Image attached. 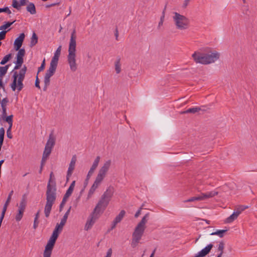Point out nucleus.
Returning <instances> with one entry per match:
<instances>
[{
  "instance_id": "5",
  "label": "nucleus",
  "mask_w": 257,
  "mask_h": 257,
  "mask_svg": "<svg viewBox=\"0 0 257 257\" xmlns=\"http://www.w3.org/2000/svg\"><path fill=\"white\" fill-rule=\"evenodd\" d=\"M149 214H146L142 219L141 221L136 226L132 234L131 246L136 247L140 242L146 228V223L148 221Z\"/></svg>"
},
{
  "instance_id": "24",
  "label": "nucleus",
  "mask_w": 257,
  "mask_h": 257,
  "mask_svg": "<svg viewBox=\"0 0 257 257\" xmlns=\"http://www.w3.org/2000/svg\"><path fill=\"white\" fill-rule=\"evenodd\" d=\"M27 11L29 12L31 15H35L36 14V10L35 5L32 3H29L27 8Z\"/></svg>"
},
{
  "instance_id": "12",
  "label": "nucleus",
  "mask_w": 257,
  "mask_h": 257,
  "mask_svg": "<svg viewBox=\"0 0 257 257\" xmlns=\"http://www.w3.org/2000/svg\"><path fill=\"white\" fill-rule=\"evenodd\" d=\"M213 244L210 243L206 246L204 248L200 251L196 253L194 257H203L207 255L213 247Z\"/></svg>"
},
{
  "instance_id": "37",
  "label": "nucleus",
  "mask_w": 257,
  "mask_h": 257,
  "mask_svg": "<svg viewBox=\"0 0 257 257\" xmlns=\"http://www.w3.org/2000/svg\"><path fill=\"white\" fill-rule=\"evenodd\" d=\"M12 6L18 10H20L21 9L20 3L17 0H13Z\"/></svg>"
},
{
  "instance_id": "35",
  "label": "nucleus",
  "mask_w": 257,
  "mask_h": 257,
  "mask_svg": "<svg viewBox=\"0 0 257 257\" xmlns=\"http://www.w3.org/2000/svg\"><path fill=\"white\" fill-rule=\"evenodd\" d=\"M224 247V244L223 242H220L218 244V250L219 251L220 253L219 254H220V257H221L223 253V249Z\"/></svg>"
},
{
  "instance_id": "38",
  "label": "nucleus",
  "mask_w": 257,
  "mask_h": 257,
  "mask_svg": "<svg viewBox=\"0 0 257 257\" xmlns=\"http://www.w3.org/2000/svg\"><path fill=\"white\" fill-rule=\"evenodd\" d=\"M13 115H11L6 117L5 120L9 123V125H13Z\"/></svg>"
},
{
  "instance_id": "46",
  "label": "nucleus",
  "mask_w": 257,
  "mask_h": 257,
  "mask_svg": "<svg viewBox=\"0 0 257 257\" xmlns=\"http://www.w3.org/2000/svg\"><path fill=\"white\" fill-rule=\"evenodd\" d=\"M112 253V250L111 248L107 249L106 255L104 257H111Z\"/></svg>"
},
{
  "instance_id": "13",
  "label": "nucleus",
  "mask_w": 257,
  "mask_h": 257,
  "mask_svg": "<svg viewBox=\"0 0 257 257\" xmlns=\"http://www.w3.org/2000/svg\"><path fill=\"white\" fill-rule=\"evenodd\" d=\"M76 162V157L75 156H73L71 159L70 163L69 164V166L68 168V170L67 174V181H68L69 177L72 175L73 171L75 168V163Z\"/></svg>"
},
{
  "instance_id": "1",
  "label": "nucleus",
  "mask_w": 257,
  "mask_h": 257,
  "mask_svg": "<svg viewBox=\"0 0 257 257\" xmlns=\"http://www.w3.org/2000/svg\"><path fill=\"white\" fill-rule=\"evenodd\" d=\"M220 57V54L215 51H211L207 53H202L198 51L195 52L192 57L196 63L207 65L215 62Z\"/></svg>"
},
{
  "instance_id": "30",
  "label": "nucleus",
  "mask_w": 257,
  "mask_h": 257,
  "mask_svg": "<svg viewBox=\"0 0 257 257\" xmlns=\"http://www.w3.org/2000/svg\"><path fill=\"white\" fill-rule=\"evenodd\" d=\"M15 22V21H14L12 22H5V24L4 25L0 26V30L7 31L6 29L9 28Z\"/></svg>"
},
{
  "instance_id": "11",
  "label": "nucleus",
  "mask_w": 257,
  "mask_h": 257,
  "mask_svg": "<svg viewBox=\"0 0 257 257\" xmlns=\"http://www.w3.org/2000/svg\"><path fill=\"white\" fill-rule=\"evenodd\" d=\"M100 160V157L99 156H97L96 158L95 159L93 164L90 168L89 171H88V173L87 174V175L86 176V180H89L90 177L92 175V174L94 173L95 169L97 167L99 161Z\"/></svg>"
},
{
  "instance_id": "7",
  "label": "nucleus",
  "mask_w": 257,
  "mask_h": 257,
  "mask_svg": "<svg viewBox=\"0 0 257 257\" xmlns=\"http://www.w3.org/2000/svg\"><path fill=\"white\" fill-rule=\"evenodd\" d=\"M26 71L27 67L24 65L19 73H18L17 71L14 72L13 75V80L11 84V87L13 91L17 90L19 92L23 89L24 87L23 81L24 80Z\"/></svg>"
},
{
  "instance_id": "16",
  "label": "nucleus",
  "mask_w": 257,
  "mask_h": 257,
  "mask_svg": "<svg viewBox=\"0 0 257 257\" xmlns=\"http://www.w3.org/2000/svg\"><path fill=\"white\" fill-rule=\"evenodd\" d=\"M109 201L110 200L102 196L100 200L99 201L98 204L94 209H101L102 208H105L107 207Z\"/></svg>"
},
{
  "instance_id": "18",
  "label": "nucleus",
  "mask_w": 257,
  "mask_h": 257,
  "mask_svg": "<svg viewBox=\"0 0 257 257\" xmlns=\"http://www.w3.org/2000/svg\"><path fill=\"white\" fill-rule=\"evenodd\" d=\"M95 221L90 217L88 216L84 225V229L88 231L91 229Z\"/></svg>"
},
{
  "instance_id": "36",
  "label": "nucleus",
  "mask_w": 257,
  "mask_h": 257,
  "mask_svg": "<svg viewBox=\"0 0 257 257\" xmlns=\"http://www.w3.org/2000/svg\"><path fill=\"white\" fill-rule=\"evenodd\" d=\"M115 70L117 74L119 73L121 71L120 64L119 60H117L115 63Z\"/></svg>"
},
{
  "instance_id": "2",
  "label": "nucleus",
  "mask_w": 257,
  "mask_h": 257,
  "mask_svg": "<svg viewBox=\"0 0 257 257\" xmlns=\"http://www.w3.org/2000/svg\"><path fill=\"white\" fill-rule=\"evenodd\" d=\"M46 195V204L45 209H51L56 199V185L53 172L50 174Z\"/></svg>"
},
{
  "instance_id": "52",
  "label": "nucleus",
  "mask_w": 257,
  "mask_h": 257,
  "mask_svg": "<svg viewBox=\"0 0 257 257\" xmlns=\"http://www.w3.org/2000/svg\"><path fill=\"white\" fill-rule=\"evenodd\" d=\"M6 210H3V211L1 214V216H0V220L1 221H3V219H4V218L5 217V213H6Z\"/></svg>"
},
{
  "instance_id": "10",
  "label": "nucleus",
  "mask_w": 257,
  "mask_h": 257,
  "mask_svg": "<svg viewBox=\"0 0 257 257\" xmlns=\"http://www.w3.org/2000/svg\"><path fill=\"white\" fill-rule=\"evenodd\" d=\"M17 54V61L16 62V66L14 67L15 70H17L20 68L24 62V57L25 55L26 52L24 49H20Z\"/></svg>"
},
{
  "instance_id": "53",
  "label": "nucleus",
  "mask_w": 257,
  "mask_h": 257,
  "mask_svg": "<svg viewBox=\"0 0 257 257\" xmlns=\"http://www.w3.org/2000/svg\"><path fill=\"white\" fill-rule=\"evenodd\" d=\"M38 224H39V221H38V220L34 219V224H33L34 228L36 229L38 227Z\"/></svg>"
},
{
  "instance_id": "47",
  "label": "nucleus",
  "mask_w": 257,
  "mask_h": 257,
  "mask_svg": "<svg viewBox=\"0 0 257 257\" xmlns=\"http://www.w3.org/2000/svg\"><path fill=\"white\" fill-rule=\"evenodd\" d=\"M20 6L21 7V6H23L26 5L27 4H29L28 0H20Z\"/></svg>"
},
{
  "instance_id": "55",
  "label": "nucleus",
  "mask_w": 257,
  "mask_h": 257,
  "mask_svg": "<svg viewBox=\"0 0 257 257\" xmlns=\"http://www.w3.org/2000/svg\"><path fill=\"white\" fill-rule=\"evenodd\" d=\"M67 218H68L66 217V215H64L63 218L61 220V222H62L63 223L65 224V223L67 221Z\"/></svg>"
},
{
  "instance_id": "8",
  "label": "nucleus",
  "mask_w": 257,
  "mask_h": 257,
  "mask_svg": "<svg viewBox=\"0 0 257 257\" xmlns=\"http://www.w3.org/2000/svg\"><path fill=\"white\" fill-rule=\"evenodd\" d=\"M174 15L173 20L177 29L183 31L189 28L190 21L187 17L177 12H175Z\"/></svg>"
},
{
  "instance_id": "60",
  "label": "nucleus",
  "mask_w": 257,
  "mask_h": 257,
  "mask_svg": "<svg viewBox=\"0 0 257 257\" xmlns=\"http://www.w3.org/2000/svg\"><path fill=\"white\" fill-rule=\"evenodd\" d=\"M75 181H73L71 183V184L70 186H69V188H72V189H74V186H75Z\"/></svg>"
},
{
  "instance_id": "28",
  "label": "nucleus",
  "mask_w": 257,
  "mask_h": 257,
  "mask_svg": "<svg viewBox=\"0 0 257 257\" xmlns=\"http://www.w3.org/2000/svg\"><path fill=\"white\" fill-rule=\"evenodd\" d=\"M9 67V65H6L5 66L0 67V78L3 77L4 75L7 73Z\"/></svg>"
},
{
  "instance_id": "31",
  "label": "nucleus",
  "mask_w": 257,
  "mask_h": 257,
  "mask_svg": "<svg viewBox=\"0 0 257 257\" xmlns=\"http://www.w3.org/2000/svg\"><path fill=\"white\" fill-rule=\"evenodd\" d=\"M125 212L123 210L121 211L119 214L115 217V219L114 220L115 221V223H119L125 214Z\"/></svg>"
},
{
  "instance_id": "48",
  "label": "nucleus",
  "mask_w": 257,
  "mask_h": 257,
  "mask_svg": "<svg viewBox=\"0 0 257 257\" xmlns=\"http://www.w3.org/2000/svg\"><path fill=\"white\" fill-rule=\"evenodd\" d=\"M191 0H184L183 3L182 7L185 8L189 5Z\"/></svg>"
},
{
  "instance_id": "54",
  "label": "nucleus",
  "mask_w": 257,
  "mask_h": 257,
  "mask_svg": "<svg viewBox=\"0 0 257 257\" xmlns=\"http://www.w3.org/2000/svg\"><path fill=\"white\" fill-rule=\"evenodd\" d=\"M47 160V158H45L42 157V160H41V166H42V167H43L44 166Z\"/></svg>"
},
{
  "instance_id": "6",
  "label": "nucleus",
  "mask_w": 257,
  "mask_h": 257,
  "mask_svg": "<svg viewBox=\"0 0 257 257\" xmlns=\"http://www.w3.org/2000/svg\"><path fill=\"white\" fill-rule=\"evenodd\" d=\"M65 224L60 221L59 223H57L55 226L53 233L49 238L43 253V257H51L52 250L56 240L58 238L59 233L62 231Z\"/></svg>"
},
{
  "instance_id": "34",
  "label": "nucleus",
  "mask_w": 257,
  "mask_h": 257,
  "mask_svg": "<svg viewBox=\"0 0 257 257\" xmlns=\"http://www.w3.org/2000/svg\"><path fill=\"white\" fill-rule=\"evenodd\" d=\"M164 18H165V11H164L163 12V15L161 17L160 21V22L159 23V24H158V27H157L158 29L159 30H161V27L163 26V22L164 21Z\"/></svg>"
},
{
  "instance_id": "23",
  "label": "nucleus",
  "mask_w": 257,
  "mask_h": 257,
  "mask_svg": "<svg viewBox=\"0 0 257 257\" xmlns=\"http://www.w3.org/2000/svg\"><path fill=\"white\" fill-rule=\"evenodd\" d=\"M24 210H18L14 213L15 219L17 222L20 221L24 215Z\"/></svg>"
},
{
  "instance_id": "9",
  "label": "nucleus",
  "mask_w": 257,
  "mask_h": 257,
  "mask_svg": "<svg viewBox=\"0 0 257 257\" xmlns=\"http://www.w3.org/2000/svg\"><path fill=\"white\" fill-rule=\"evenodd\" d=\"M217 194L218 192L215 191L208 192L205 193H201L200 194L198 195L197 196L190 198L188 200H186L185 202L205 200L208 199V198L213 197Z\"/></svg>"
},
{
  "instance_id": "29",
  "label": "nucleus",
  "mask_w": 257,
  "mask_h": 257,
  "mask_svg": "<svg viewBox=\"0 0 257 257\" xmlns=\"http://www.w3.org/2000/svg\"><path fill=\"white\" fill-rule=\"evenodd\" d=\"M27 203V196L26 194L23 195L21 201L20 203L19 209H25Z\"/></svg>"
},
{
  "instance_id": "64",
  "label": "nucleus",
  "mask_w": 257,
  "mask_h": 257,
  "mask_svg": "<svg viewBox=\"0 0 257 257\" xmlns=\"http://www.w3.org/2000/svg\"><path fill=\"white\" fill-rule=\"evenodd\" d=\"M140 213H141V210H138V211L136 213V214L135 215V217H138L140 215Z\"/></svg>"
},
{
  "instance_id": "15",
  "label": "nucleus",
  "mask_w": 257,
  "mask_h": 257,
  "mask_svg": "<svg viewBox=\"0 0 257 257\" xmlns=\"http://www.w3.org/2000/svg\"><path fill=\"white\" fill-rule=\"evenodd\" d=\"M25 35L24 33H21L19 37H18L14 42L15 49L16 51L19 50L21 47L24 40L25 39Z\"/></svg>"
},
{
  "instance_id": "58",
  "label": "nucleus",
  "mask_w": 257,
  "mask_h": 257,
  "mask_svg": "<svg viewBox=\"0 0 257 257\" xmlns=\"http://www.w3.org/2000/svg\"><path fill=\"white\" fill-rule=\"evenodd\" d=\"M50 213V210H45V214L46 216L47 217L49 216Z\"/></svg>"
},
{
  "instance_id": "61",
  "label": "nucleus",
  "mask_w": 257,
  "mask_h": 257,
  "mask_svg": "<svg viewBox=\"0 0 257 257\" xmlns=\"http://www.w3.org/2000/svg\"><path fill=\"white\" fill-rule=\"evenodd\" d=\"M118 223H115V221L114 220L112 222V226H111V229H113L115 227V226Z\"/></svg>"
},
{
  "instance_id": "19",
  "label": "nucleus",
  "mask_w": 257,
  "mask_h": 257,
  "mask_svg": "<svg viewBox=\"0 0 257 257\" xmlns=\"http://www.w3.org/2000/svg\"><path fill=\"white\" fill-rule=\"evenodd\" d=\"M55 144V138L53 134H50L49 139L46 144L45 147L52 150Z\"/></svg>"
},
{
  "instance_id": "21",
  "label": "nucleus",
  "mask_w": 257,
  "mask_h": 257,
  "mask_svg": "<svg viewBox=\"0 0 257 257\" xmlns=\"http://www.w3.org/2000/svg\"><path fill=\"white\" fill-rule=\"evenodd\" d=\"M102 214V210H94V211L89 215L95 222L100 217Z\"/></svg>"
},
{
  "instance_id": "49",
  "label": "nucleus",
  "mask_w": 257,
  "mask_h": 257,
  "mask_svg": "<svg viewBox=\"0 0 257 257\" xmlns=\"http://www.w3.org/2000/svg\"><path fill=\"white\" fill-rule=\"evenodd\" d=\"M253 208V206H252L251 205H240L239 206V208H238L237 209H248L249 208Z\"/></svg>"
},
{
  "instance_id": "57",
  "label": "nucleus",
  "mask_w": 257,
  "mask_h": 257,
  "mask_svg": "<svg viewBox=\"0 0 257 257\" xmlns=\"http://www.w3.org/2000/svg\"><path fill=\"white\" fill-rule=\"evenodd\" d=\"M248 11V7H247V6L245 7L244 9L243 10V13L244 14L247 15Z\"/></svg>"
},
{
  "instance_id": "4",
  "label": "nucleus",
  "mask_w": 257,
  "mask_h": 257,
  "mask_svg": "<svg viewBox=\"0 0 257 257\" xmlns=\"http://www.w3.org/2000/svg\"><path fill=\"white\" fill-rule=\"evenodd\" d=\"M111 165V161L108 160L105 161L103 165L100 167L98 170V174L95 178V180L89 190L88 196H90L93 194L95 190L100 185L103 179L106 177L107 172H108Z\"/></svg>"
},
{
  "instance_id": "62",
  "label": "nucleus",
  "mask_w": 257,
  "mask_h": 257,
  "mask_svg": "<svg viewBox=\"0 0 257 257\" xmlns=\"http://www.w3.org/2000/svg\"><path fill=\"white\" fill-rule=\"evenodd\" d=\"M70 196V195L68 194L67 193H65L64 197H63V198H64L65 200H68V198Z\"/></svg>"
},
{
  "instance_id": "40",
  "label": "nucleus",
  "mask_w": 257,
  "mask_h": 257,
  "mask_svg": "<svg viewBox=\"0 0 257 257\" xmlns=\"http://www.w3.org/2000/svg\"><path fill=\"white\" fill-rule=\"evenodd\" d=\"M5 132V129L3 127H1L0 128V142H4Z\"/></svg>"
},
{
  "instance_id": "50",
  "label": "nucleus",
  "mask_w": 257,
  "mask_h": 257,
  "mask_svg": "<svg viewBox=\"0 0 257 257\" xmlns=\"http://www.w3.org/2000/svg\"><path fill=\"white\" fill-rule=\"evenodd\" d=\"M67 200H65L64 198H63L62 201L60 205V209H62L64 207V205L67 202Z\"/></svg>"
},
{
  "instance_id": "26",
  "label": "nucleus",
  "mask_w": 257,
  "mask_h": 257,
  "mask_svg": "<svg viewBox=\"0 0 257 257\" xmlns=\"http://www.w3.org/2000/svg\"><path fill=\"white\" fill-rule=\"evenodd\" d=\"M228 230L227 229L222 230H216L215 231L210 233L211 235H217L219 237H222L224 236V234Z\"/></svg>"
},
{
  "instance_id": "59",
  "label": "nucleus",
  "mask_w": 257,
  "mask_h": 257,
  "mask_svg": "<svg viewBox=\"0 0 257 257\" xmlns=\"http://www.w3.org/2000/svg\"><path fill=\"white\" fill-rule=\"evenodd\" d=\"M2 109H3V115L4 116L6 115V114H7V108H6V107H2Z\"/></svg>"
},
{
  "instance_id": "43",
  "label": "nucleus",
  "mask_w": 257,
  "mask_h": 257,
  "mask_svg": "<svg viewBox=\"0 0 257 257\" xmlns=\"http://www.w3.org/2000/svg\"><path fill=\"white\" fill-rule=\"evenodd\" d=\"M8 99L7 97L3 99L1 102L2 107H6L7 104L8 102Z\"/></svg>"
},
{
  "instance_id": "33",
  "label": "nucleus",
  "mask_w": 257,
  "mask_h": 257,
  "mask_svg": "<svg viewBox=\"0 0 257 257\" xmlns=\"http://www.w3.org/2000/svg\"><path fill=\"white\" fill-rule=\"evenodd\" d=\"M51 149L45 147L44 151L43 152L42 157L48 159V158L49 157V155L51 153Z\"/></svg>"
},
{
  "instance_id": "39",
  "label": "nucleus",
  "mask_w": 257,
  "mask_h": 257,
  "mask_svg": "<svg viewBox=\"0 0 257 257\" xmlns=\"http://www.w3.org/2000/svg\"><path fill=\"white\" fill-rule=\"evenodd\" d=\"M10 30L11 29H9L7 31H2L0 32V41L3 40L5 38L6 33Z\"/></svg>"
},
{
  "instance_id": "3",
  "label": "nucleus",
  "mask_w": 257,
  "mask_h": 257,
  "mask_svg": "<svg viewBox=\"0 0 257 257\" xmlns=\"http://www.w3.org/2000/svg\"><path fill=\"white\" fill-rule=\"evenodd\" d=\"M76 31L75 30H74L71 34L68 49V55L67 56V61L69 65L70 70L72 72L76 71L77 69L76 60Z\"/></svg>"
},
{
  "instance_id": "27",
  "label": "nucleus",
  "mask_w": 257,
  "mask_h": 257,
  "mask_svg": "<svg viewBox=\"0 0 257 257\" xmlns=\"http://www.w3.org/2000/svg\"><path fill=\"white\" fill-rule=\"evenodd\" d=\"M200 110H201V108L200 107H195L189 108L185 111H181L180 112V114H185V113H195L197 112H198Z\"/></svg>"
},
{
  "instance_id": "20",
  "label": "nucleus",
  "mask_w": 257,
  "mask_h": 257,
  "mask_svg": "<svg viewBox=\"0 0 257 257\" xmlns=\"http://www.w3.org/2000/svg\"><path fill=\"white\" fill-rule=\"evenodd\" d=\"M240 213L241 211L239 210H237L225 219V222L227 223H231L234 220Z\"/></svg>"
},
{
  "instance_id": "51",
  "label": "nucleus",
  "mask_w": 257,
  "mask_h": 257,
  "mask_svg": "<svg viewBox=\"0 0 257 257\" xmlns=\"http://www.w3.org/2000/svg\"><path fill=\"white\" fill-rule=\"evenodd\" d=\"M40 81L38 79V76H37L36 81H35V86L39 89H40Z\"/></svg>"
},
{
  "instance_id": "56",
  "label": "nucleus",
  "mask_w": 257,
  "mask_h": 257,
  "mask_svg": "<svg viewBox=\"0 0 257 257\" xmlns=\"http://www.w3.org/2000/svg\"><path fill=\"white\" fill-rule=\"evenodd\" d=\"M73 190L74 189L69 187V188L68 189V190H67L66 193H67L68 194L71 195L73 192Z\"/></svg>"
},
{
  "instance_id": "25",
  "label": "nucleus",
  "mask_w": 257,
  "mask_h": 257,
  "mask_svg": "<svg viewBox=\"0 0 257 257\" xmlns=\"http://www.w3.org/2000/svg\"><path fill=\"white\" fill-rule=\"evenodd\" d=\"M38 38L35 33H33L31 38L30 47L33 48L38 43Z\"/></svg>"
},
{
  "instance_id": "45",
  "label": "nucleus",
  "mask_w": 257,
  "mask_h": 257,
  "mask_svg": "<svg viewBox=\"0 0 257 257\" xmlns=\"http://www.w3.org/2000/svg\"><path fill=\"white\" fill-rule=\"evenodd\" d=\"M50 82V78L44 76V83L45 85H49Z\"/></svg>"
},
{
  "instance_id": "14",
  "label": "nucleus",
  "mask_w": 257,
  "mask_h": 257,
  "mask_svg": "<svg viewBox=\"0 0 257 257\" xmlns=\"http://www.w3.org/2000/svg\"><path fill=\"white\" fill-rule=\"evenodd\" d=\"M57 65L58 64L51 61L50 67L47 70L45 76L51 78L55 73Z\"/></svg>"
},
{
  "instance_id": "32",
  "label": "nucleus",
  "mask_w": 257,
  "mask_h": 257,
  "mask_svg": "<svg viewBox=\"0 0 257 257\" xmlns=\"http://www.w3.org/2000/svg\"><path fill=\"white\" fill-rule=\"evenodd\" d=\"M11 57H12V54H9L8 55H7L6 56H5L4 57L3 60L1 61L0 64L1 65H5V64H6L10 60V59L11 58Z\"/></svg>"
},
{
  "instance_id": "17",
  "label": "nucleus",
  "mask_w": 257,
  "mask_h": 257,
  "mask_svg": "<svg viewBox=\"0 0 257 257\" xmlns=\"http://www.w3.org/2000/svg\"><path fill=\"white\" fill-rule=\"evenodd\" d=\"M114 192V188L113 187L110 186L108 187L106 190L104 192L102 196L109 200H110L111 197Z\"/></svg>"
},
{
  "instance_id": "63",
  "label": "nucleus",
  "mask_w": 257,
  "mask_h": 257,
  "mask_svg": "<svg viewBox=\"0 0 257 257\" xmlns=\"http://www.w3.org/2000/svg\"><path fill=\"white\" fill-rule=\"evenodd\" d=\"M70 196V195L68 194L67 193H65L64 197H63V198H64L65 200H68V198Z\"/></svg>"
},
{
  "instance_id": "44",
  "label": "nucleus",
  "mask_w": 257,
  "mask_h": 257,
  "mask_svg": "<svg viewBox=\"0 0 257 257\" xmlns=\"http://www.w3.org/2000/svg\"><path fill=\"white\" fill-rule=\"evenodd\" d=\"M45 59H44V60L42 61V63L40 67H39L38 68V73L43 71L44 69V68H45Z\"/></svg>"
},
{
  "instance_id": "22",
  "label": "nucleus",
  "mask_w": 257,
  "mask_h": 257,
  "mask_svg": "<svg viewBox=\"0 0 257 257\" xmlns=\"http://www.w3.org/2000/svg\"><path fill=\"white\" fill-rule=\"evenodd\" d=\"M61 46H59L55 52L54 55L52 58L51 62L58 64L59 58L61 54Z\"/></svg>"
},
{
  "instance_id": "42",
  "label": "nucleus",
  "mask_w": 257,
  "mask_h": 257,
  "mask_svg": "<svg viewBox=\"0 0 257 257\" xmlns=\"http://www.w3.org/2000/svg\"><path fill=\"white\" fill-rule=\"evenodd\" d=\"M5 12L8 14H11V11L10 10L8 7H5L4 8H0V13Z\"/></svg>"
},
{
  "instance_id": "41",
  "label": "nucleus",
  "mask_w": 257,
  "mask_h": 257,
  "mask_svg": "<svg viewBox=\"0 0 257 257\" xmlns=\"http://www.w3.org/2000/svg\"><path fill=\"white\" fill-rule=\"evenodd\" d=\"M12 126L13 125L10 126V124L7 130V137L9 139H12L13 137V136L11 133V130H12Z\"/></svg>"
}]
</instances>
